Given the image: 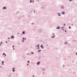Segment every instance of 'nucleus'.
<instances>
[{"instance_id":"37","label":"nucleus","mask_w":77,"mask_h":77,"mask_svg":"<svg viewBox=\"0 0 77 77\" xmlns=\"http://www.w3.org/2000/svg\"><path fill=\"white\" fill-rule=\"evenodd\" d=\"M27 66H28V65H29V64L27 63Z\"/></svg>"},{"instance_id":"6","label":"nucleus","mask_w":77,"mask_h":77,"mask_svg":"<svg viewBox=\"0 0 77 77\" xmlns=\"http://www.w3.org/2000/svg\"><path fill=\"white\" fill-rule=\"evenodd\" d=\"M64 6H63V5H62L61 6V9H64Z\"/></svg>"},{"instance_id":"29","label":"nucleus","mask_w":77,"mask_h":77,"mask_svg":"<svg viewBox=\"0 0 77 77\" xmlns=\"http://www.w3.org/2000/svg\"><path fill=\"white\" fill-rule=\"evenodd\" d=\"M37 49H38V50H39V48L38 47Z\"/></svg>"},{"instance_id":"57","label":"nucleus","mask_w":77,"mask_h":77,"mask_svg":"<svg viewBox=\"0 0 77 77\" xmlns=\"http://www.w3.org/2000/svg\"><path fill=\"white\" fill-rule=\"evenodd\" d=\"M17 12H19V11H17Z\"/></svg>"},{"instance_id":"25","label":"nucleus","mask_w":77,"mask_h":77,"mask_svg":"<svg viewBox=\"0 0 77 77\" xmlns=\"http://www.w3.org/2000/svg\"><path fill=\"white\" fill-rule=\"evenodd\" d=\"M66 24H65V23H64V26H66Z\"/></svg>"},{"instance_id":"61","label":"nucleus","mask_w":77,"mask_h":77,"mask_svg":"<svg viewBox=\"0 0 77 77\" xmlns=\"http://www.w3.org/2000/svg\"><path fill=\"white\" fill-rule=\"evenodd\" d=\"M23 35V34H21V35Z\"/></svg>"},{"instance_id":"54","label":"nucleus","mask_w":77,"mask_h":77,"mask_svg":"<svg viewBox=\"0 0 77 77\" xmlns=\"http://www.w3.org/2000/svg\"><path fill=\"white\" fill-rule=\"evenodd\" d=\"M35 47H37V46H36V45H35Z\"/></svg>"},{"instance_id":"46","label":"nucleus","mask_w":77,"mask_h":77,"mask_svg":"<svg viewBox=\"0 0 77 77\" xmlns=\"http://www.w3.org/2000/svg\"><path fill=\"white\" fill-rule=\"evenodd\" d=\"M27 55H29V54H28V53H27Z\"/></svg>"},{"instance_id":"60","label":"nucleus","mask_w":77,"mask_h":77,"mask_svg":"<svg viewBox=\"0 0 77 77\" xmlns=\"http://www.w3.org/2000/svg\"><path fill=\"white\" fill-rule=\"evenodd\" d=\"M18 14V13H17V14Z\"/></svg>"},{"instance_id":"45","label":"nucleus","mask_w":77,"mask_h":77,"mask_svg":"<svg viewBox=\"0 0 77 77\" xmlns=\"http://www.w3.org/2000/svg\"><path fill=\"white\" fill-rule=\"evenodd\" d=\"M72 26H73V24H72Z\"/></svg>"},{"instance_id":"8","label":"nucleus","mask_w":77,"mask_h":77,"mask_svg":"<svg viewBox=\"0 0 77 77\" xmlns=\"http://www.w3.org/2000/svg\"><path fill=\"white\" fill-rule=\"evenodd\" d=\"M39 63H40V62L38 61V63H37V65H38L39 64Z\"/></svg>"},{"instance_id":"47","label":"nucleus","mask_w":77,"mask_h":77,"mask_svg":"<svg viewBox=\"0 0 77 77\" xmlns=\"http://www.w3.org/2000/svg\"><path fill=\"white\" fill-rule=\"evenodd\" d=\"M2 42H1V44H2Z\"/></svg>"},{"instance_id":"7","label":"nucleus","mask_w":77,"mask_h":77,"mask_svg":"<svg viewBox=\"0 0 77 77\" xmlns=\"http://www.w3.org/2000/svg\"><path fill=\"white\" fill-rule=\"evenodd\" d=\"M60 29V27H59V26H58L57 28V29Z\"/></svg>"},{"instance_id":"19","label":"nucleus","mask_w":77,"mask_h":77,"mask_svg":"<svg viewBox=\"0 0 77 77\" xmlns=\"http://www.w3.org/2000/svg\"><path fill=\"white\" fill-rule=\"evenodd\" d=\"M39 48V45H38V46H37Z\"/></svg>"},{"instance_id":"32","label":"nucleus","mask_w":77,"mask_h":77,"mask_svg":"<svg viewBox=\"0 0 77 77\" xmlns=\"http://www.w3.org/2000/svg\"><path fill=\"white\" fill-rule=\"evenodd\" d=\"M8 39H11V38H8Z\"/></svg>"},{"instance_id":"35","label":"nucleus","mask_w":77,"mask_h":77,"mask_svg":"<svg viewBox=\"0 0 77 77\" xmlns=\"http://www.w3.org/2000/svg\"><path fill=\"white\" fill-rule=\"evenodd\" d=\"M6 43H8V42L7 41H6L5 42Z\"/></svg>"},{"instance_id":"43","label":"nucleus","mask_w":77,"mask_h":77,"mask_svg":"<svg viewBox=\"0 0 77 77\" xmlns=\"http://www.w3.org/2000/svg\"><path fill=\"white\" fill-rule=\"evenodd\" d=\"M77 53H76V55H77Z\"/></svg>"},{"instance_id":"50","label":"nucleus","mask_w":77,"mask_h":77,"mask_svg":"<svg viewBox=\"0 0 77 77\" xmlns=\"http://www.w3.org/2000/svg\"><path fill=\"white\" fill-rule=\"evenodd\" d=\"M9 77H11V75H9Z\"/></svg>"},{"instance_id":"49","label":"nucleus","mask_w":77,"mask_h":77,"mask_svg":"<svg viewBox=\"0 0 77 77\" xmlns=\"http://www.w3.org/2000/svg\"><path fill=\"white\" fill-rule=\"evenodd\" d=\"M34 13H35V11H34Z\"/></svg>"},{"instance_id":"41","label":"nucleus","mask_w":77,"mask_h":77,"mask_svg":"<svg viewBox=\"0 0 77 77\" xmlns=\"http://www.w3.org/2000/svg\"><path fill=\"white\" fill-rule=\"evenodd\" d=\"M72 1V0H69L70 2H71Z\"/></svg>"},{"instance_id":"3","label":"nucleus","mask_w":77,"mask_h":77,"mask_svg":"<svg viewBox=\"0 0 77 77\" xmlns=\"http://www.w3.org/2000/svg\"><path fill=\"white\" fill-rule=\"evenodd\" d=\"M3 9H7V8L6 7H4L3 8Z\"/></svg>"},{"instance_id":"58","label":"nucleus","mask_w":77,"mask_h":77,"mask_svg":"<svg viewBox=\"0 0 77 77\" xmlns=\"http://www.w3.org/2000/svg\"><path fill=\"white\" fill-rule=\"evenodd\" d=\"M33 77H34V75H33Z\"/></svg>"},{"instance_id":"62","label":"nucleus","mask_w":77,"mask_h":77,"mask_svg":"<svg viewBox=\"0 0 77 77\" xmlns=\"http://www.w3.org/2000/svg\"><path fill=\"white\" fill-rule=\"evenodd\" d=\"M29 17H30V16H29Z\"/></svg>"},{"instance_id":"33","label":"nucleus","mask_w":77,"mask_h":77,"mask_svg":"<svg viewBox=\"0 0 77 77\" xmlns=\"http://www.w3.org/2000/svg\"><path fill=\"white\" fill-rule=\"evenodd\" d=\"M65 32H66V30H65Z\"/></svg>"},{"instance_id":"52","label":"nucleus","mask_w":77,"mask_h":77,"mask_svg":"<svg viewBox=\"0 0 77 77\" xmlns=\"http://www.w3.org/2000/svg\"><path fill=\"white\" fill-rule=\"evenodd\" d=\"M63 27H61V28H63Z\"/></svg>"},{"instance_id":"26","label":"nucleus","mask_w":77,"mask_h":77,"mask_svg":"<svg viewBox=\"0 0 77 77\" xmlns=\"http://www.w3.org/2000/svg\"><path fill=\"white\" fill-rule=\"evenodd\" d=\"M15 69V68H12V69Z\"/></svg>"},{"instance_id":"31","label":"nucleus","mask_w":77,"mask_h":77,"mask_svg":"<svg viewBox=\"0 0 77 77\" xmlns=\"http://www.w3.org/2000/svg\"><path fill=\"white\" fill-rule=\"evenodd\" d=\"M5 57L6 56V54H5Z\"/></svg>"},{"instance_id":"53","label":"nucleus","mask_w":77,"mask_h":77,"mask_svg":"<svg viewBox=\"0 0 77 77\" xmlns=\"http://www.w3.org/2000/svg\"><path fill=\"white\" fill-rule=\"evenodd\" d=\"M18 35H19V33H17Z\"/></svg>"},{"instance_id":"4","label":"nucleus","mask_w":77,"mask_h":77,"mask_svg":"<svg viewBox=\"0 0 77 77\" xmlns=\"http://www.w3.org/2000/svg\"><path fill=\"white\" fill-rule=\"evenodd\" d=\"M43 45H41V46H40L41 47V48L42 49H43L44 48V47H43V46H42Z\"/></svg>"},{"instance_id":"59","label":"nucleus","mask_w":77,"mask_h":77,"mask_svg":"<svg viewBox=\"0 0 77 77\" xmlns=\"http://www.w3.org/2000/svg\"><path fill=\"white\" fill-rule=\"evenodd\" d=\"M44 14H45V13H44Z\"/></svg>"},{"instance_id":"38","label":"nucleus","mask_w":77,"mask_h":77,"mask_svg":"<svg viewBox=\"0 0 77 77\" xmlns=\"http://www.w3.org/2000/svg\"><path fill=\"white\" fill-rule=\"evenodd\" d=\"M17 44H20V43L19 42H18Z\"/></svg>"},{"instance_id":"17","label":"nucleus","mask_w":77,"mask_h":77,"mask_svg":"<svg viewBox=\"0 0 77 77\" xmlns=\"http://www.w3.org/2000/svg\"><path fill=\"white\" fill-rule=\"evenodd\" d=\"M69 29H71V26H69Z\"/></svg>"},{"instance_id":"15","label":"nucleus","mask_w":77,"mask_h":77,"mask_svg":"<svg viewBox=\"0 0 77 77\" xmlns=\"http://www.w3.org/2000/svg\"><path fill=\"white\" fill-rule=\"evenodd\" d=\"M12 71L13 72H15V69H13Z\"/></svg>"},{"instance_id":"51","label":"nucleus","mask_w":77,"mask_h":77,"mask_svg":"<svg viewBox=\"0 0 77 77\" xmlns=\"http://www.w3.org/2000/svg\"><path fill=\"white\" fill-rule=\"evenodd\" d=\"M13 50H15V48H13Z\"/></svg>"},{"instance_id":"24","label":"nucleus","mask_w":77,"mask_h":77,"mask_svg":"<svg viewBox=\"0 0 77 77\" xmlns=\"http://www.w3.org/2000/svg\"><path fill=\"white\" fill-rule=\"evenodd\" d=\"M31 24H34V23H32Z\"/></svg>"},{"instance_id":"1","label":"nucleus","mask_w":77,"mask_h":77,"mask_svg":"<svg viewBox=\"0 0 77 77\" xmlns=\"http://www.w3.org/2000/svg\"><path fill=\"white\" fill-rule=\"evenodd\" d=\"M15 38V37L14 35H12L11 37V38H12L13 39H14Z\"/></svg>"},{"instance_id":"14","label":"nucleus","mask_w":77,"mask_h":77,"mask_svg":"<svg viewBox=\"0 0 77 77\" xmlns=\"http://www.w3.org/2000/svg\"><path fill=\"white\" fill-rule=\"evenodd\" d=\"M39 51H41V50H39L38 51V52H39Z\"/></svg>"},{"instance_id":"20","label":"nucleus","mask_w":77,"mask_h":77,"mask_svg":"<svg viewBox=\"0 0 77 77\" xmlns=\"http://www.w3.org/2000/svg\"><path fill=\"white\" fill-rule=\"evenodd\" d=\"M27 62H28V63H30V61H27Z\"/></svg>"},{"instance_id":"22","label":"nucleus","mask_w":77,"mask_h":77,"mask_svg":"<svg viewBox=\"0 0 77 77\" xmlns=\"http://www.w3.org/2000/svg\"><path fill=\"white\" fill-rule=\"evenodd\" d=\"M42 8L43 9H44L45 8H44V7H43V6H42Z\"/></svg>"},{"instance_id":"16","label":"nucleus","mask_w":77,"mask_h":77,"mask_svg":"<svg viewBox=\"0 0 77 77\" xmlns=\"http://www.w3.org/2000/svg\"><path fill=\"white\" fill-rule=\"evenodd\" d=\"M31 53H32V54H34V53H33V52H31Z\"/></svg>"},{"instance_id":"13","label":"nucleus","mask_w":77,"mask_h":77,"mask_svg":"<svg viewBox=\"0 0 77 77\" xmlns=\"http://www.w3.org/2000/svg\"><path fill=\"white\" fill-rule=\"evenodd\" d=\"M62 14H65V12H63L61 13Z\"/></svg>"},{"instance_id":"42","label":"nucleus","mask_w":77,"mask_h":77,"mask_svg":"<svg viewBox=\"0 0 77 77\" xmlns=\"http://www.w3.org/2000/svg\"><path fill=\"white\" fill-rule=\"evenodd\" d=\"M44 73H45L44 72H43V74H44Z\"/></svg>"},{"instance_id":"55","label":"nucleus","mask_w":77,"mask_h":77,"mask_svg":"<svg viewBox=\"0 0 77 77\" xmlns=\"http://www.w3.org/2000/svg\"><path fill=\"white\" fill-rule=\"evenodd\" d=\"M8 41L9 42V41H10L9 40H8Z\"/></svg>"},{"instance_id":"21","label":"nucleus","mask_w":77,"mask_h":77,"mask_svg":"<svg viewBox=\"0 0 77 77\" xmlns=\"http://www.w3.org/2000/svg\"><path fill=\"white\" fill-rule=\"evenodd\" d=\"M5 53H3V55H5Z\"/></svg>"},{"instance_id":"44","label":"nucleus","mask_w":77,"mask_h":77,"mask_svg":"<svg viewBox=\"0 0 77 77\" xmlns=\"http://www.w3.org/2000/svg\"><path fill=\"white\" fill-rule=\"evenodd\" d=\"M63 66H64V67H65V65H63Z\"/></svg>"},{"instance_id":"30","label":"nucleus","mask_w":77,"mask_h":77,"mask_svg":"<svg viewBox=\"0 0 77 77\" xmlns=\"http://www.w3.org/2000/svg\"><path fill=\"white\" fill-rule=\"evenodd\" d=\"M0 46H2V44L1 43H0Z\"/></svg>"},{"instance_id":"27","label":"nucleus","mask_w":77,"mask_h":77,"mask_svg":"<svg viewBox=\"0 0 77 77\" xmlns=\"http://www.w3.org/2000/svg\"><path fill=\"white\" fill-rule=\"evenodd\" d=\"M12 47L13 48H14V45H13Z\"/></svg>"},{"instance_id":"64","label":"nucleus","mask_w":77,"mask_h":77,"mask_svg":"<svg viewBox=\"0 0 77 77\" xmlns=\"http://www.w3.org/2000/svg\"><path fill=\"white\" fill-rule=\"evenodd\" d=\"M34 11H35V10H34Z\"/></svg>"},{"instance_id":"56","label":"nucleus","mask_w":77,"mask_h":77,"mask_svg":"<svg viewBox=\"0 0 77 77\" xmlns=\"http://www.w3.org/2000/svg\"><path fill=\"white\" fill-rule=\"evenodd\" d=\"M47 46H48V45H47Z\"/></svg>"},{"instance_id":"28","label":"nucleus","mask_w":77,"mask_h":77,"mask_svg":"<svg viewBox=\"0 0 77 77\" xmlns=\"http://www.w3.org/2000/svg\"><path fill=\"white\" fill-rule=\"evenodd\" d=\"M0 68H2V66H0Z\"/></svg>"},{"instance_id":"63","label":"nucleus","mask_w":77,"mask_h":77,"mask_svg":"<svg viewBox=\"0 0 77 77\" xmlns=\"http://www.w3.org/2000/svg\"><path fill=\"white\" fill-rule=\"evenodd\" d=\"M38 19H39V18H38Z\"/></svg>"},{"instance_id":"39","label":"nucleus","mask_w":77,"mask_h":77,"mask_svg":"<svg viewBox=\"0 0 77 77\" xmlns=\"http://www.w3.org/2000/svg\"><path fill=\"white\" fill-rule=\"evenodd\" d=\"M22 42H24V40H22Z\"/></svg>"},{"instance_id":"11","label":"nucleus","mask_w":77,"mask_h":77,"mask_svg":"<svg viewBox=\"0 0 77 77\" xmlns=\"http://www.w3.org/2000/svg\"><path fill=\"white\" fill-rule=\"evenodd\" d=\"M24 33H25V31H23L22 32V34L23 35H24Z\"/></svg>"},{"instance_id":"34","label":"nucleus","mask_w":77,"mask_h":77,"mask_svg":"<svg viewBox=\"0 0 77 77\" xmlns=\"http://www.w3.org/2000/svg\"><path fill=\"white\" fill-rule=\"evenodd\" d=\"M52 34H53V35H54V33H53Z\"/></svg>"},{"instance_id":"18","label":"nucleus","mask_w":77,"mask_h":77,"mask_svg":"<svg viewBox=\"0 0 77 77\" xmlns=\"http://www.w3.org/2000/svg\"><path fill=\"white\" fill-rule=\"evenodd\" d=\"M45 68H43L42 70L43 71H45Z\"/></svg>"},{"instance_id":"40","label":"nucleus","mask_w":77,"mask_h":77,"mask_svg":"<svg viewBox=\"0 0 77 77\" xmlns=\"http://www.w3.org/2000/svg\"><path fill=\"white\" fill-rule=\"evenodd\" d=\"M39 1V0H37V2H38Z\"/></svg>"},{"instance_id":"2","label":"nucleus","mask_w":77,"mask_h":77,"mask_svg":"<svg viewBox=\"0 0 77 77\" xmlns=\"http://www.w3.org/2000/svg\"><path fill=\"white\" fill-rule=\"evenodd\" d=\"M57 14H58V16H59V17L61 16V14H60V13H59V12H58V13H57Z\"/></svg>"},{"instance_id":"23","label":"nucleus","mask_w":77,"mask_h":77,"mask_svg":"<svg viewBox=\"0 0 77 77\" xmlns=\"http://www.w3.org/2000/svg\"><path fill=\"white\" fill-rule=\"evenodd\" d=\"M31 2H32V0H30V3H31Z\"/></svg>"},{"instance_id":"5","label":"nucleus","mask_w":77,"mask_h":77,"mask_svg":"<svg viewBox=\"0 0 77 77\" xmlns=\"http://www.w3.org/2000/svg\"><path fill=\"white\" fill-rule=\"evenodd\" d=\"M4 63V61H2V65H4V64H3V63Z\"/></svg>"},{"instance_id":"36","label":"nucleus","mask_w":77,"mask_h":77,"mask_svg":"<svg viewBox=\"0 0 77 77\" xmlns=\"http://www.w3.org/2000/svg\"><path fill=\"white\" fill-rule=\"evenodd\" d=\"M62 29L63 31H64V30H63V29H64L62 28Z\"/></svg>"},{"instance_id":"9","label":"nucleus","mask_w":77,"mask_h":77,"mask_svg":"<svg viewBox=\"0 0 77 77\" xmlns=\"http://www.w3.org/2000/svg\"><path fill=\"white\" fill-rule=\"evenodd\" d=\"M22 39H23V40H26V38H24L23 37V38Z\"/></svg>"},{"instance_id":"12","label":"nucleus","mask_w":77,"mask_h":77,"mask_svg":"<svg viewBox=\"0 0 77 77\" xmlns=\"http://www.w3.org/2000/svg\"><path fill=\"white\" fill-rule=\"evenodd\" d=\"M55 35H54L53 36H52L51 38H55Z\"/></svg>"},{"instance_id":"48","label":"nucleus","mask_w":77,"mask_h":77,"mask_svg":"<svg viewBox=\"0 0 77 77\" xmlns=\"http://www.w3.org/2000/svg\"><path fill=\"white\" fill-rule=\"evenodd\" d=\"M32 2H34V1H32Z\"/></svg>"},{"instance_id":"10","label":"nucleus","mask_w":77,"mask_h":77,"mask_svg":"<svg viewBox=\"0 0 77 77\" xmlns=\"http://www.w3.org/2000/svg\"><path fill=\"white\" fill-rule=\"evenodd\" d=\"M64 44H65L66 45V44H68V42H65L64 43Z\"/></svg>"}]
</instances>
